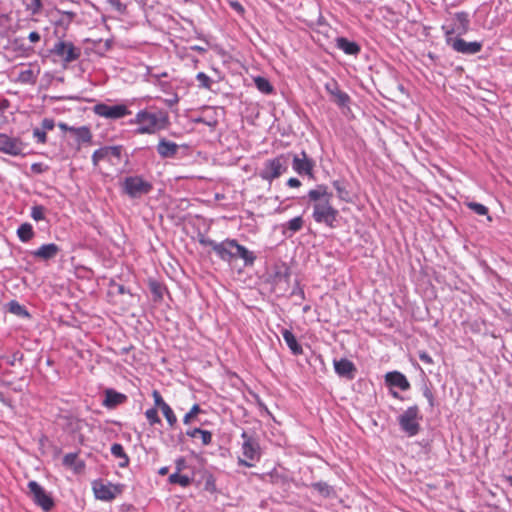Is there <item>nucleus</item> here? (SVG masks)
Here are the masks:
<instances>
[{"mask_svg":"<svg viewBox=\"0 0 512 512\" xmlns=\"http://www.w3.org/2000/svg\"><path fill=\"white\" fill-rule=\"evenodd\" d=\"M332 196V193L328 191L325 185H318L307 194L309 201L314 203L312 213L314 221L323 223L330 228L335 227V222L339 214L338 210L331 204Z\"/></svg>","mask_w":512,"mask_h":512,"instance_id":"obj_1","label":"nucleus"},{"mask_svg":"<svg viewBox=\"0 0 512 512\" xmlns=\"http://www.w3.org/2000/svg\"><path fill=\"white\" fill-rule=\"evenodd\" d=\"M135 123L139 125L137 132L151 134L164 129L168 123V115L164 111L141 110L136 114Z\"/></svg>","mask_w":512,"mask_h":512,"instance_id":"obj_2","label":"nucleus"},{"mask_svg":"<svg viewBox=\"0 0 512 512\" xmlns=\"http://www.w3.org/2000/svg\"><path fill=\"white\" fill-rule=\"evenodd\" d=\"M291 156L292 152H288L266 160L259 172V176L263 180L271 183L273 180L287 172Z\"/></svg>","mask_w":512,"mask_h":512,"instance_id":"obj_3","label":"nucleus"},{"mask_svg":"<svg viewBox=\"0 0 512 512\" xmlns=\"http://www.w3.org/2000/svg\"><path fill=\"white\" fill-rule=\"evenodd\" d=\"M291 269L287 263L279 261L275 263L268 274V281L274 292L285 295L290 286Z\"/></svg>","mask_w":512,"mask_h":512,"instance_id":"obj_4","label":"nucleus"},{"mask_svg":"<svg viewBox=\"0 0 512 512\" xmlns=\"http://www.w3.org/2000/svg\"><path fill=\"white\" fill-rule=\"evenodd\" d=\"M422 415L420 414L419 407L413 405L408 407L402 414L398 416V424L400 429L408 436L413 437L420 431V421Z\"/></svg>","mask_w":512,"mask_h":512,"instance_id":"obj_5","label":"nucleus"},{"mask_svg":"<svg viewBox=\"0 0 512 512\" xmlns=\"http://www.w3.org/2000/svg\"><path fill=\"white\" fill-rule=\"evenodd\" d=\"M241 438L243 440L241 449L245 459L239 458L238 463L241 466L251 468L253 467L252 462L260 459V445L258 439L247 431L242 432Z\"/></svg>","mask_w":512,"mask_h":512,"instance_id":"obj_6","label":"nucleus"},{"mask_svg":"<svg viewBox=\"0 0 512 512\" xmlns=\"http://www.w3.org/2000/svg\"><path fill=\"white\" fill-rule=\"evenodd\" d=\"M199 243L202 246L210 247L212 251L225 262H232L234 260V249L236 245V239H225L222 242H216L203 235L199 236Z\"/></svg>","mask_w":512,"mask_h":512,"instance_id":"obj_7","label":"nucleus"},{"mask_svg":"<svg viewBox=\"0 0 512 512\" xmlns=\"http://www.w3.org/2000/svg\"><path fill=\"white\" fill-rule=\"evenodd\" d=\"M152 189V183L141 176L126 177L122 183L123 192L130 198H140L143 195L149 194Z\"/></svg>","mask_w":512,"mask_h":512,"instance_id":"obj_8","label":"nucleus"},{"mask_svg":"<svg viewBox=\"0 0 512 512\" xmlns=\"http://www.w3.org/2000/svg\"><path fill=\"white\" fill-rule=\"evenodd\" d=\"M123 147L117 146H104L94 151L92 154V163L96 167L100 161H108L112 165H118L121 160Z\"/></svg>","mask_w":512,"mask_h":512,"instance_id":"obj_9","label":"nucleus"},{"mask_svg":"<svg viewBox=\"0 0 512 512\" xmlns=\"http://www.w3.org/2000/svg\"><path fill=\"white\" fill-rule=\"evenodd\" d=\"M29 494L39 507L48 512L54 507L53 498L44 490V488L36 481L28 482Z\"/></svg>","mask_w":512,"mask_h":512,"instance_id":"obj_10","label":"nucleus"},{"mask_svg":"<svg viewBox=\"0 0 512 512\" xmlns=\"http://www.w3.org/2000/svg\"><path fill=\"white\" fill-rule=\"evenodd\" d=\"M96 115L106 119H121L131 114V111L124 104L107 105L105 103H98L93 107Z\"/></svg>","mask_w":512,"mask_h":512,"instance_id":"obj_11","label":"nucleus"},{"mask_svg":"<svg viewBox=\"0 0 512 512\" xmlns=\"http://www.w3.org/2000/svg\"><path fill=\"white\" fill-rule=\"evenodd\" d=\"M293 170L300 176L307 175L313 178V170L315 162L305 151L300 153H292L291 159Z\"/></svg>","mask_w":512,"mask_h":512,"instance_id":"obj_12","label":"nucleus"},{"mask_svg":"<svg viewBox=\"0 0 512 512\" xmlns=\"http://www.w3.org/2000/svg\"><path fill=\"white\" fill-rule=\"evenodd\" d=\"M448 46L458 53L465 55H474L481 51L482 43L478 41L466 42L460 37L448 36L446 39Z\"/></svg>","mask_w":512,"mask_h":512,"instance_id":"obj_13","label":"nucleus"},{"mask_svg":"<svg viewBox=\"0 0 512 512\" xmlns=\"http://www.w3.org/2000/svg\"><path fill=\"white\" fill-rule=\"evenodd\" d=\"M92 488L95 497L102 501H112L122 492L121 485L105 484L101 480L94 481Z\"/></svg>","mask_w":512,"mask_h":512,"instance_id":"obj_14","label":"nucleus"},{"mask_svg":"<svg viewBox=\"0 0 512 512\" xmlns=\"http://www.w3.org/2000/svg\"><path fill=\"white\" fill-rule=\"evenodd\" d=\"M470 19L467 12H457L454 16V24L452 27L443 26L445 38L457 34L458 36L464 35L469 31Z\"/></svg>","mask_w":512,"mask_h":512,"instance_id":"obj_15","label":"nucleus"},{"mask_svg":"<svg viewBox=\"0 0 512 512\" xmlns=\"http://www.w3.org/2000/svg\"><path fill=\"white\" fill-rule=\"evenodd\" d=\"M52 52L65 62H73L81 55L79 48L75 47L72 42L65 41L56 42Z\"/></svg>","mask_w":512,"mask_h":512,"instance_id":"obj_16","label":"nucleus"},{"mask_svg":"<svg viewBox=\"0 0 512 512\" xmlns=\"http://www.w3.org/2000/svg\"><path fill=\"white\" fill-rule=\"evenodd\" d=\"M24 145L20 138L0 133V152L10 156L23 154Z\"/></svg>","mask_w":512,"mask_h":512,"instance_id":"obj_17","label":"nucleus"},{"mask_svg":"<svg viewBox=\"0 0 512 512\" xmlns=\"http://www.w3.org/2000/svg\"><path fill=\"white\" fill-rule=\"evenodd\" d=\"M325 90L332 97V101L336 103L339 107H345L349 104V95L340 89L338 83L335 80L326 83Z\"/></svg>","mask_w":512,"mask_h":512,"instance_id":"obj_18","label":"nucleus"},{"mask_svg":"<svg viewBox=\"0 0 512 512\" xmlns=\"http://www.w3.org/2000/svg\"><path fill=\"white\" fill-rule=\"evenodd\" d=\"M334 369L338 376L347 380H353L357 373L355 364L347 358L334 360Z\"/></svg>","mask_w":512,"mask_h":512,"instance_id":"obj_19","label":"nucleus"},{"mask_svg":"<svg viewBox=\"0 0 512 512\" xmlns=\"http://www.w3.org/2000/svg\"><path fill=\"white\" fill-rule=\"evenodd\" d=\"M60 252V248L55 243L43 244L37 250L31 252L32 256L44 261L55 258Z\"/></svg>","mask_w":512,"mask_h":512,"instance_id":"obj_20","label":"nucleus"},{"mask_svg":"<svg viewBox=\"0 0 512 512\" xmlns=\"http://www.w3.org/2000/svg\"><path fill=\"white\" fill-rule=\"evenodd\" d=\"M385 381L387 385L391 387H397L402 391L410 389V383L406 376L398 371L388 372L385 375Z\"/></svg>","mask_w":512,"mask_h":512,"instance_id":"obj_21","label":"nucleus"},{"mask_svg":"<svg viewBox=\"0 0 512 512\" xmlns=\"http://www.w3.org/2000/svg\"><path fill=\"white\" fill-rule=\"evenodd\" d=\"M179 146L172 141L161 138L157 145V152L161 158H173L176 156Z\"/></svg>","mask_w":512,"mask_h":512,"instance_id":"obj_22","label":"nucleus"},{"mask_svg":"<svg viewBox=\"0 0 512 512\" xmlns=\"http://www.w3.org/2000/svg\"><path fill=\"white\" fill-rule=\"evenodd\" d=\"M234 259L241 258L244 261V266L251 267L254 265L256 260V256L254 252L248 250L245 246L238 243L236 240V245L234 246Z\"/></svg>","mask_w":512,"mask_h":512,"instance_id":"obj_23","label":"nucleus"},{"mask_svg":"<svg viewBox=\"0 0 512 512\" xmlns=\"http://www.w3.org/2000/svg\"><path fill=\"white\" fill-rule=\"evenodd\" d=\"M126 395L119 393L113 389H107L105 391V399L103 405L108 408H114L126 401Z\"/></svg>","mask_w":512,"mask_h":512,"instance_id":"obj_24","label":"nucleus"},{"mask_svg":"<svg viewBox=\"0 0 512 512\" xmlns=\"http://www.w3.org/2000/svg\"><path fill=\"white\" fill-rule=\"evenodd\" d=\"M281 334L293 355H301L303 353L302 346L298 343L295 335L290 330L282 329Z\"/></svg>","mask_w":512,"mask_h":512,"instance_id":"obj_25","label":"nucleus"},{"mask_svg":"<svg viewBox=\"0 0 512 512\" xmlns=\"http://www.w3.org/2000/svg\"><path fill=\"white\" fill-rule=\"evenodd\" d=\"M40 73L39 69H33L31 67H27L22 69L17 76V82L21 84L34 85L37 82L38 75Z\"/></svg>","mask_w":512,"mask_h":512,"instance_id":"obj_26","label":"nucleus"},{"mask_svg":"<svg viewBox=\"0 0 512 512\" xmlns=\"http://www.w3.org/2000/svg\"><path fill=\"white\" fill-rule=\"evenodd\" d=\"M336 46L338 49L342 50L345 54L348 55H357L360 52L359 45L345 37H338L336 39Z\"/></svg>","mask_w":512,"mask_h":512,"instance_id":"obj_27","label":"nucleus"},{"mask_svg":"<svg viewBox=\"0 0 512 512\" xmlns=\"http://www.w3.org/2000/svg\"><path fill=\"white\" fill-rule=\"evenodd\" d=\"M190 438L200 437L202 445L208 446L212 443V433L201 428L188 429L185 433Z\"/></svg>","mask_w":512,"mask_h":512,"instance_id":"obj_28","label":"nucleus"},{"mask_svg":"<svg viewBox=\"0 0 512 512\" xmlns=\"http://www.w3.org/2000/svg\"><path fill=\"white\" fill-rule=\"evenodd\" d=\"M311 488L316 490L324 498H330L336 495L335 489L324 481L312 483Z\"/></svg>","mask_w":512,"mask_h":512,"instance_id":"obj_29","label":"nucleus"},{"mask_svg":"<svg viewBox=\"0 0 512 512\" xmlns=\"http://www.w3.org/2000/svg\"><path fill=\"white\" fill-rule=\"evenodd\" d=\"M111 454L120 459L121 461L119 462V466L124 468L126 466H128L129 464V457L127 456V454L125 453L124 451V448L121 444L119 443H114L112 446H111Z\"/></svg>","mask_w":512,"mask_h":512,"instance_id":"obj_30","label":"nucleus"},{"mask_svg":"<svg viewBox=\"0 0 512 512\" xmlns=\"http://www.w3.org/2000/svg\"><path fill=\"white\" fill-rule=\"evenodd\" d=\"M7 309H8V311L11 314H14V315H16L18 317H22V318H29L30 317V313L28 312L26 307L21 305L16 300H11L10 302H8Z\"/></svg>","mask_w":512,"mask_h":512,"instance_id":"obj_31","label":"nucleus"},{"mask_svg":"<svg viewBox=\"0 0 512 512\" xmlns=\"http://www.w3.org/2000/svg\"><path fill=\"white\" fill-rule=\"evenodd\" d=\"M35 233L30 223H23L17 229V236L22 242H28L34 237Z\"/></svg>","mask_w":512,"mask_h":512,"instance_id":"obj_32","label":"nucleus"},{"mask_svg":"<svg viewBox=\"0 0 512 512\" xmlns=\"http://www.w3.org/2000/svg\"><path fill=\"white\" fill-rule=\"evenodd\" d=\"M303 225L304 220L301 216L294 217L293 219L283 224V233H285V231L288 230L291 232L289 236H292L296 232L300 231L303 228Z\"/></svg>","mask_w":512,"mask_h":512,"instance_id":"obj_33","label":"nucleus"},{"mask_svg":"<svg viewBox=\"0 0 512 512\" xmlns=\"http://www.w3.org/2000/svg\"><path fill=\"white\" fill-rule=\"evenodd\" d=\"M75 137L79 144H90L92 142V133L88 126L78 127Z\"/></svg>","mask_w":512,"mask_h":512,"instance_id":"obj_34","label":"nucleus"},{"mask_svg":"<svg viewBox=\"0 0 512 512\" xmlns=\"http://www.w3.org/2000/svg\"><path fill=\"white\" fill-rule=\"evenodd\" d=\"M192 480L193 479L190 478L189 476L182 475L179 472L172 473L169 476V478H168L169 483H171V484H178V485H180L183 488H186V487L190 486L191 483H192Z\"/></svg>","mask_w":512,"mask_h":512,"instance_id":"obj_35","label":"nucleus"},{"mask_svg":"<svg viewBox=\"0 0 512 512\" xmlns=\"http://www.w3.org/2000/svg\"><path fill=\"white\" fill-rule=\"evenodd\" d=\"M254 83L257 89L264 94H271L274 91L273 86L265 77L258 76L254 78Z\"/></svg>","mask_w":512,"mask_h":512,"instance_id":"obj_36","label":"nucleus"},{"mask_svg":"<svg viewBox=\"0 0 512 512\" xmlns=\"http://www.w3.org/2000/svg\"><path fill=\"white\" fill-rule=\"evenodd\" d=\"M466 206L478 215L487 216L488 221H492V217L488 213V208L477 202H467Z\"/></svg>","mask_w":512,"mask_h":512,"instance_id":"obj_37","label":"nucleus"},{"mask_svg":"<svg viewBox=\"0 0 512 512\" xmlns=\"http://www.w3.org/2000/svg\"><path fill=\"white\" fill-rule=\"evenodd\" d=\"M202 412H203V410L201 409V407L199 406V404H194V405L191 407L190 411H189V412H187V413L184 415V417H183V423H184V424H190V423L194 420V418H195L198 414H200V413H202Z\"/></svg>","mask_w":512,"mask_h":512,"instance_id":"obj_38","label":"nucleus"},{"mask_svg":"<svg viewBox=\"0 0 512 512\" xmlns=\"http://www.w3.org/2000/svg\"><path fill=\"white\" fill-rule=\"evenodd\" d=\"M333 187L337 191L338 197L341 200H344L346 202L349 201V198H350L349 192L346 190V188L343 186V184L339 180L333 181Z\"/></svg>","mask_w":512,"mask_h":512,"instance_id":"obj_39","label":"nucleus"},{"mask_svg":"<svg viewBox=\"0 0 512 512\" xmlns=\"http://www.w3.org/2000/svg\"><path fill=\"white\" fill-rule=\"evenodd\" d=\"M164 417L166 418L168 424L170 427H174L176 424H177V417L174 413V411L172 410V408L168 405L166 407H163V409H161Z\"/></svg>","mask_w":512,"mask_h":512,"instance_id":"obj_40","label":"nucleus"},{"mask_svg":"<svg viewBox=\"0 0 512 512\" xmlns=\"http://www.w3.org/2000/svg\"><path fill=\"white\" fill-rule=\"evenodd\" d=\"M77 458H78V455L76 453H68L63 458V464L66 466L75 465V469H78L79 467L84 468V466H85L84 462H79L78 464H76Z\"/></svg>","mask_w":512,"mask_h":512,"instance_id":"obj_41","label":"nucleus"},{"mask_svg":"<svg viewBox=\"0 0 512 512\" xmlns=\"http://www.w3.org/2000/svg\"><path fill=\"white\" fill-rule=\"evenodd\" d=\"M196 79L199 82L198 86L200 88H204V89H208V90L211 89L212 80L207 74H205L204 72H199L196 75Z\"/></svg>","mask_w":512,"mask_h":512,"instance_id":"obj_42","label":"nucleus"},{"mask_svg":"<svg viewBox=\"0 0 512 512\" xmlns=\"http://www.w3.org/2000/svg\"><path fill=\"white\" fill-rule=\"evenodd\" d=\"M31 217L35 221H41L45 219V207L42 205H34L31 208Z\"/></svg>","mask_w":512,"mask_h":512,"instance_id":"obj_43","label":"nucleus"},{"mask_svg":"<svg viewBox=\"0 0 512 512\" xmlns=\"http://www.w3.org/2000/svg\"><path fill=\"white\" fill-rule=\"evenodd\" d=\"M145 416L150 425H155L161 423V419L158 416V412L156 408H150L146 410Z\"/></svg>","mask_w":512,"mask_h":512,"instance_id":"obj_44","label":"nucleus"},{"mask_svg":"<svg viewBox=\"0 0 512 512\" xmlns=\"http://www.w3.org/2000/svg\"><path fill=\"white\" fill-rule=\"evenodd\" d=\"M152 396L154 399L155 408H159L161 410L163 407L168 406L158 390H153Z\"/></svg>","mask_w":512,"mask_h":512,"instance_id":"obj_45","label":"nucleus"},{"mask_svg":"<svg viewBox=\"0 0 512 512\" xmlns=\"http://www.w3.org/2000/svg\"><path fill=\"white\" fill-rule=\"evenodd\" d=\"M33 137L36 139L37 143L45 144L47 142V134L42 128L33 129Z\"/></svg>","mask_w":512,"mask_h":512,"instance_id":"obj_46","label":"nucleus"},{"mask_svg":"<svg viewBox=\"0 0 512 512\" xmlns=\"http://www.w3.org/2000/svg\"><path fill=\"white\" fill-rule=\"evenodd\" d=\"M23 354L20 351H16L13 353L11 357H8L6 362L9 366H14L17 361L21 362L23 360Z\"/></svg>","mask_w":512,"mask_h":512,"instance_id":"obj_47","label":"nucleus"},{"mask_svg":"<svg viewBox=\"0 0 512 512\" xmlns=\"http://www.w3.org/2000/svg\"><path fill=\"white\" fill-rule=\"evenodd\" d=\"M197 123H203L211 128H215L218 124V121L214 118L207 119L206 117H199L196 119Z\"/></svg>","mask_w":512,"mask_h":512,"instance_id":"obj_48","label":"nucleus"},{"mask_svg":"<svg viewBox=\"0 0 512 512\" xmlns=\"http://www.w3.org/2000/svg\"><path fill=\"white\" fill-rule=\"evenodd\" d=\"M55 127V122L53 119L51 118H44L41 122V128L44 130V131H50V130H53Z\"/></svg>","mask_w":512,"mask_h":512,"instance_id":"obj_49","label":"nucleus"},{"mask_svg":"<svg viewBox=\"0 0 512 512\" xmlns=\"http://www.w3.org/2000/svg\"><path fill=\"white\" fill-rule=\"evenodd\" d=\"M187 467V463L184 457H179L175 460V472L181 473Z\"/></svg>","mask_w":512,"mask_h":512,"instance_id":"obj_50","label":"nucleus"},{"mask_svg":"<svg viewBox=\"0 0 512 512\" xmlns=\"http://www.w3.org/2000/svg\"><path fill=\"white\" fill-rule=\"evenodd\" d=\"M230 7L236 11L239 15H243L245 13V9L243 5L238 1H229Z\"/></svg>","mask_w":512,"mask_h":512,"instance_id":"obj_51","label":"nucleus"},{"mask_svg":"<svg viewBox=\"0 0 512 512\" xmlns=\"http://www.w3.org/2000/svg\"><path fill=\"white\" fill-rule=\"evenodd\" d=\"M75 17V13L74 12H71V11H65V12H62V16H61V19H60V22L61 23H71L73 18Z\"/></svg>","mask_w":512,"mask_h":512,"instance_id":"obj_52","label":"nucleus"},{"mask_svg":"<svg viewBox=\"0 0 512 512\" xmlns=\"http://www.w3.org/2000/svg\"><path fill=\"white\" fill-rule=\"evenodd\" d=\"M47 166H45L43 163H33L31 165V170L33 173L41 174L47 170Z\"/></svg>","mask_w":512,"mask_h":512,"instance_id":"obj_53","label":"nucleus"},{"mask_svg":"<svg viewBox=\"0 0 512 512\" xmlns=\"http://www.w3.org/2000/svg\"><path fill=\"white\" fill-rule=\"evenodd\" d=\"M419 358L422 362H424L425 364H433V359L432 357L425 351H420L419 352Z\"/></svg>","mask_w":512,"mask_h":512,"instance_id":"obj_54","label":"nucleus"},{"mask_svg":"<svg viewBox=\"0 0 512 512\" xmlns=\"http://www.w3.org/2000/svg\"><path fill=\"white\" fill-rule=\"evenodd\" d=\"M291 295L299 297L301 300L305 299L304 290L297 283L296 287L292 290Z\"/></svg>","mask_w":512,"mask_h":512,"instance_id":"obj_55","label":"nucleus"},{"mask_svg":"<svg viewBox=\"0 0 512 512\" xmlns=\"http://www.w3.org/2000/svg\"><path fill=\"white\" fill-rule=\"evenodd\" d=\"M423 395L428 400L429 405L431 407H433L434 406V396H433L432 391L428 387H425V389L423 391Z\"/></svg>","mask_w":512,"mask_h":512,"instance_id":"obj_56","label":"nucleus"},{"mask_svg":"<svg viewBox=\"0 0 512 512\" xmlns=\"http://www.w3.org/2000/svg\"><path fill=\"white\" fill-rule=\"evenodd\" d=\"M34 12L39 11L42 7V0H30V4L28 5Z\"/></svg>","mask_w":512,"mask_h":512,"instance_id":"obj_57","label":"nucleus"},{"mask_svg":"<svg viewBox=\"0 0 512 512\" xmlns=\"http://www.w3.org/2000/svg\"><path fill=\"white\" fill-rule=\"evenodd\" d=\"M287 185L291 188H298L301 186V182L299 179L292 177L288 179Z\"/></svg>","mask_w":512,"mask_h":512,"instance_id":"obj_58","label":"nucleus"},{"mask_svg":"<svg viewBox=\"0 0 512 512\" xmlns=\"http://www.w3.org/2000/svg\"><path fill=\"white\" fill-rule=\"evenodd\" d=\"M28 39L31 42L36 43V42L40 41L41 37H40V34L37 31H32V32L29 33Z\"/></svg>","mask_w":512,"mask_h":512,"instance_id":"obj_59","label":"nucleus"},{"mask_svg":"<svg viewBox=\"0 0 512 512\" xmlns=\"http://www.w3.org/2000/svg\"><path fill=\"white\" fill-rule=\"evenodd\" d=\"M167 76H168L167 72H160L158 74L150 73V78L152 79L153 83H156V81H160L161 77H167Z\"/></svg>","mask_w":512,"mask_h":512,"instance_id":"obj_60","label":"nucleus"},{"mask_svg":"<svg viewBox=\"0 0 512 512\" xmlns=\"http://www.w3.org/2000/svg\"><path fill=\"white\" fill-rule=\"evenodd\" d=\"M155 84H158L163 91H167V89L170 87L168 82L156 81Z\"/></svg>","mask_w":512,"mask_h":512,"instance_id":"obj_61","label":"nucleus"},{"mask_svg":"<svg viewBox=\"0 0 512 512\" xmlns=\"http://www.w3.org/2000/svg\"><path fill=\"white\" fill-rule=\"evenodd\" d=\"M58 127L62 130V131H68L69 129V125H67L66 123L64 122H60L58 123Z\"/></svg>","mask_w":512,"mask_h":512,"instance_id":"obj_62","label":"nucleus"},{"mask_svg":"<svg viewBox=\"0 0 512 512\" xmlns=\"http://www.w3.org/2000/svg\"><path fill=\"white\" fill-rule=\"evenodd\" d=\"M169 471V468L168 467H162L159 469V474L160 475H166Z\"/></svg>","mask_w":512,"mask_h":512,"instance_id":"obj_63","label":"nucleus"},{"mask_svg":"<svg viewBox=\"0 0 512 512\" xmlns=\"http://www.w3.org/2000/svg\"><path fill=\"white\" fill-rule=\"evenodd\" d=\"M391 394H392V396H393L394 398H396V399H402V397L400 396V394H399L398 392H396V391L391 390Z\"/></svg>","mask_w":512,"mask_h":512,"instance_id":"obj_64","label":"nucleus"}]
</instances>
